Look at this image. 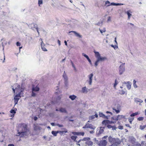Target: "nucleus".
Returning a JSON list of instances; mask_svg holds the SVG:
<instances>
[{
	"mask_svg": "<svg viewBox=\"0 0 146 146\" xmlns=\"http://www.w3.org/2000/svg\"><path fill=\"white\" fill-rule=\"evenodd\" d=\"M31 26L32 27L31 28L33 29V30H34V29H35L37 30V32L38 33V34H39V32H38V28H37V25L34 24V23L32 24L31 25Z\"/></svg>",
	"mask_w": 146,
	"mask_h": 146,
	"instance_id": "ddd939ff",
	"label": "nucleus"
},
{
	"mask_svg": "<svg viewBox=\"0 0 146 146\" xmlns=\"http://www.w3.org/2000/svg\"><path fill=\"white\" fill-rule=\"evenodd\" d=\"M131 84L130 82H127V84L126 85L127 87L128 90H130L131 88Z\"/></svg>",
	"mask_w": 146,
	"mask_h": 146,
	"instance_id": "cd10ccee",
	"label": "nucleus"
},
{
	"mask_svg": "<svg viewBox=\"0 0 146 146\" xmlns=\"http://www.w3.org/2000/svg\"><path fill=\"white\" fill-rule=\"evenodd\" d=\"M82 55L83 56L85 57L88 60L90 59L88 56L86 55V54L84 53H82Z\"/></svg>",
	"mask_w": 146,
	"mask_h": 146,
	"instance_id": "e433bc0d",
	"label": "nucleus"
},
{
	"mask_svg": "<svg viewBox=\"0 0 146 146\" xmlns=\"http://www.w3.org/2000/svg\"><path fill=\"white\" fill-rule=\"evenodd\" d=\"M134 102L137 103H142L143 102V101L142 100L139 98H134Z\"/></svg>",
	"mask_w": 146,
	"mask_h": 146,
	"instance_id": "f3484780",
	"label": "nucleus"
},
{
	"mask_svg": "<svg viewBox=\"0 0 146 146\" xmlns=\"http://www.w3.org/2000/svg\"><path fill=\"white\" fill-rule=\"evenodd\" d=\"M125 63H122L119 67V71L120 75L122 74L125 71Z\"/></svg>",
	"mask_w": 146,
	"mask_h": 146,
	"instance_id": "39448f33",
	"label": "nucleus"
},
{
	"mask_svg": "<svg viewBox=\"0 0 146 146\" xmlns=\"http://www.w3.org/2000/svg\"><path fill=\"white\" fill-rule=\"evenodd\" d=\"M133 118H131L130 119H129V122L131 123L132 121L133 120Z\"/></svg>",
	"mask_w": 146,
	"mask_h": 146,
	"instance_id": "774afa93",
	"label": "nucleus"
},
{
	"mask_svg": "<svg viewBox=\"0 0 146 146\" xmlns=\"http://www.w3.org/2000/svg\"><path fill=\"white\" fill-rule=\"evenodd\" d=\"M107 142L105 140H103L99 142L98 145L99 146H106L107 144Z\"/></svg>",
	"mask_w": 146,
	"mask_h": 146,
	"instance_id": "9d476101",
	"label": "nucleus"
},
{
	"mask_svg": "<svg viewBox=\"0 0 146 146\" xmlns=\"http://www.w3.org/2000/svg\"><path fill=\"white\" fill-rule=\"evenodd\" d=\"M16 45L17 46H20L21 45V44L19 42H17L16 43Z\"/></svg>",
	"mask_w": 146,
	"mask_h": 146,
	"instance_id": "680f3d73",
	"label": "nucleus"
},
{
	"mask_svg": "<svg viewBox=\"0 0 146 146\" xmlns=\"http://www.w3.org/2000/svg\"><path fill=\"white\" fill-rule=\"evenodd\" d=\"M60 6L61 7H62V9H65L66 8V7H65V6H63V5H60Z\"/></svg>",
	"mask_w": 146,
	"mask_h": 146,
	"instance_id": "052dcab7",
	"label": "nucleus"
},
{
	"mask_svg": "<svg viewBox=\"0 0 146 146\" xmlns=\"http://www.w3.org/2000/svg\"><path fill=\"white\" fill-rule=\"evenodd\" d=\"M114 41L115 42V46L117 47V43L116 41V37L115 38Z\"/></svg>",
	"mask_w": 146,
	"mask_h": 146,
	"instance_id": "de8ad7c7",
	"label": "nucleus"
},
{
	"mask_svg": "<svg viewBox=\"0 0 146 146\" xmlns=\"http://www.w3.org/2000/svg\"><path fill=\"white\" fill-rule=\"evenodd\" d=\"M69 98L70 99L72 100H73L76 98V96L74 95H70L69 96Z\"/></svg>",
	"mask_w": 146,
	"mask_h": 146,
	"instance_id": "c85d7f7f",
	"label": "nucleus"
},
{
	"mask_svg": "<svg viewBox=\"0 0 146 146\" xmlns=\"http://www.w3.org/2000/svg\"><path fill=\"white\" fill-rule=\"evenodd\" d=\"M137 119L139 121H142L143 119V117H139Z\"/></svg>",
	"mask_w": 146,
	"mask_h": 146,
	"instance_id": "603ef678",
	"label": "nucleus"
},
{
	"mask_svg": "<svg viewBox=\"0 0 146 146\" xmlns=\"http://www.w3.org/2000/svg\"><path fill=\"white\" fill-rule=\"evenodd\" d=\"M108 120H104L102 122V124L103 125H106L108 123Z\"/></svg>",
	"mask_w": 146,
	"mask_h": 146,
	"instance_id": "58836bf2",
	"label": "nucleus"
},
{
	"mask_svg": "<svg viewBox=\"0 0 146 146\" xmlns=\"http://www.w3.org/2000/svg\"><path fill=\"white\" fill-rule=\"evenodd\" d=\"M42 0H39L38 1V4L39 6H40V5L42 4Z\"/></svg>",
	"mask_w": 146,
	"mask_h": 146,
	"instance_id": "09e8293b",
	"label": "nucleus"
},
{
	"mask_svg": "<svg viewBox=\"0 0 146 146\" xmlns=\"http://www.w3.org/2000/svg\"><path fill=\"white\" fill-rule=\"evenodd\" d=\"M118 84V82L117 81V80L116 79H115V83L114 84V87L115 88H116V86Z\"/></svg>",
	"mask_w": 146,
	"mask_h": 146,
	"instance_id": "a19ab883",
	"label": "nucleus"
},
{
	"mask_svg": "<svg viewBox=\"0 0 146 146\" xmlns=\"http://www.w3.org/2000/svg\"><path fill=\"white\" fill-rule=\"evenodd\" d=\"M125 13L127 15L128 19H129L132 15L131 13H132V12L131 10H129L126 12H125Z\"/></svg>",
	"mask_w": 146,
	"mask_h": 146,
	"instance_id": "dca6fc26",
	"label": "nucleus"
},
{
	"mask_svg": "<svg viewBox=\"0 0 146 146\" xmlns=\"http://www.w3.org/2000/svg\"><path fill=\"white\" fill-rule=\"evenodd\" d=\"M127 25L129 27H130L131 28H132L134 26V25L133 24L131 23H127Z\"/></svg>",
	"mask_w": 146,
	"mask_h": 146,
	"instance_id": "f704fd0d",
	"label": "nucleus"
},
{
	"mask_svg": "<svg viewBox=\"0 0 146 146\" xmlns=\"http://www.w3.org/2000/svg\"><path fill=\"white\" fill-rule=\"evenodd\" d=\"M118 128L119 129H123V127L122 126H119L118 127Z\"/></svg>",
	"mask_w": 146,
	"mask_h": 146,
	"instance_id": "bf43d9fd",
	"label": "nucleus"
},
{
	"mask_svg": "<svg viewBox=\"0 0 146 146\" xmlns=\"http://www.w3.org/2000/svg\"><path fill=\"white\" fill-rule=\"evenodd\" d=\"M123 4L121 3H111L110 4L111 5H114V6H118L123 5Z\"/></svg>",
	"mask_w": 146,
	"mask_h": 146,
	"instance_id": "7c9ffc66",
	"label": "nucleus"
},
{
	"mask_svg": "<svg viewBox=\"0 0 146 146\" xmlns=\"http://www.w3.org/2000/svg\"><path fill=\"white\" fill-rule=\"evenodd\" d=\"M56 125L58 126L59 127H64V125H60L59 124H57Z\"/></svg>",
	"mask_w": 146,
	"mask_h": 146,
	"instance_id": "3c124183",
	"label": "nucleus"
},
{
	"mask_svg": "<svg viewBox=\"0 0 146 146\" xmlns=\"http://www.w3.org/2000/svg\"><path fill=\"white\" fill-rule=\"evenodd\" d=\"M107 127L109 129H111V128H112V126L110 125H108L107 126Z\"/></svg>",
	"mask_w": 146,
	"mask_h": 146,
	"instance_id": "e2e57ef3",
	"label": "nucleus"
},
{
	"mask_svg": "<svg viewBox=\"0 0 146 146\" xmlns=\"http://www.w3.org/2000/svg\"><path fill=\"white\" fill-rule=\"evenodd\" d=\"M82 55L83 56L85 57L88 60L90 59L88 56L86 55V54L84 53H82Z\"/></svg>",
	"mask_w": 146,
	"mask_h": 146,
	"instance_id": "4c0bfd02",
	"label": "nucleus"
},
{
	"mask_svg": "<svg viewBox=\"0 0 146 146\" xmlns=\"http://www.w3.org/2000/svg\"><path fill=\"white\" fill-rule=\"evenodd\" d=\"M110 2L108 1H106L105 2V5H106L107 6H110Z\"/></svg>",
	"mask_w": 146,
	"mask_h": 146,
	"instance_id": "49530a36",
	"label": "nucleus"
},
{
	"mask_svg": "<svg viewBox=\"0 0 146 146\" xmlns=\"http://www.w3.org/2000/svg\"><path fill=\"white\" fill-rule=\"evenodd\" d=\"M41 48L43 51H47V50L46 49V48H45V45L42 41L41 42Z\"/></svg>",
	"mask_w": 146,
	"mask_h": 146,
	"instance_id": "6ab92c4d",
	"label": "nucleus"
},
{
	"mask_svg": "<svg viewBox=\"0 0 146 146\" xmlns=\"http://www.w3.org/2000/svg\"><path fill=\"white\" fill-rule=\"evenodd\" d=\"M145 137L146 138V135L145 136ZM142 145H143L144 146H146V143L144 141H142L141 142Z\"/></svg>",
	"mask_w": 146,
	"mask_h": 146,
	"instance_id": "37998d69",
	"label": "nucleus"
},
{
	"mask_svg": "<svg viewBox=\"0 0 146 146\" xmlns=\"http://www.w3.org/2000/svg\"><path fill=\"white\" fill-rule=\"evenodd\" d=\"M98 114L97 113H96L94 115H92L90 116L89 117V119L90 120H92L94 119L95 117H98Z\"/></svg>",
	"mask_w": 146,
	"mask_h": 146,
	"instance_id": "4be33fe9",
	"label": "nucleus"
},
{
	"mask_svg": "<svg viewBox=\"0 0 146 146\" xmlns=\"http://www.w3.org/2000/svg\"><path fill=\"white\" fill-rule=\"evenodd\" d=\"M104 131V128L103 127H101L100 128L99 130L97 131V133L98 134H101Z\"/></svg>",
	"mask_w": 146,
	"mask_h": 146,
	"instance_id": "aec40b11",
	"label": "nucleus"
},
{
	"mask_svg": "<svg viewBox=\"0 0 146 146\" xmlns=\"http://www.w3.org/2000/svg\"><path fill=\"white\" fill-rule=\"evenodd\" d=\"M108 140L112 144L110 146H118L121 143L119 139L113 138L111 136L109 137Z\"/></svg>",
	"mask_w": 146,
	"mask_h": 146,
	"instance_id": "20e7f679",
	"label": "nucleus"
},
{
	"mask_svg": "<svg viewBox=\"0 0 146 146\" xmlns=\"http://www.w3.org/2000/svg\"><path fill=\"white\" fill-rule=\"evenodd\" d=\"M64 83L65 84V86L66 87H67L68 86V81H64Z\"/></svg>",
	"mask_w": 146,
	"mask_h": 146,
	"instance_id": "c03bdc74",
	"label": "nucleus"
},
{
	"mask_svg": "<svg viewBox=\"0 0 146 146\" xmlns=\"http://www.w3.org/2000/svg\"><path fill=\"white\" fill-rule=\"evenodd\" d=\"M59 111L61 113H67V111L65 108L61 107L60 108Z\"/></svg>",
	"mask_w": 146,
	"mask_h": 146,
	"instance_id": "4468645a",
	"label": "nucleus"
},
{
	"mask_svg": "<svg viewBox=\"0 0 146 146\" xmlns=\"http://www.w3.org/2000/svg\"><path fill=\"white\" fill-rule=\"evenodd\" d=\"M101 33H102L104 32H106V29L105 28H103V29L102 30L100 29H99Z\"/></svg>",
	"mask_w": 146,
	"mask_h": 146,
	"instance_id": "79ce46f5",
	"label": "nucleus"
},
{
	"mask_svg": "<svg viewBox=\"0 0 146 146\" xmlns=\"http://www.w3.org/2000/svg\"><path fill=\"white\" fill-rule=\"evenodd\" d=\"M93 76V74L92 73H91L88 76L89 78V80L88 81V83L90 85H91L92 83V78Z\"/></svg>",
	"mask_w": 146,
	"mask_h": 146,
	"instance_id": "1a4fd4ad",
	"label": "nucleus"
},
{
	"mask_svg": "<svg viewBox=\"0 0 146 146\" xmlns=\"http://www.w3.org/2000/svg\"><path fill=\"white\" fill-rule=\"evenodd\" d=\"M145 128L144 126L142 125H141L140 126V129L141 130H143Z\"/></svg>",
	"mask_w": 146,
	"mask_h": 146,
	"instance_id": "13d9d810",
	"label": "nucleus"
},
{
	"mask_svg": "<svg viewBox=\"0 0 146 146\" xmlns=\"http://www.w3.org/2000/svg\"><path fill=\"white\" fill-rule=\"evenodd\" d=\"M58 43L59 44V45L60 46V44H61V43H60V41L59 40H58Z\"/></svg>",
	"mask_w": 146,
	"mask_h": 146,
	"instance_id": "0e129e2a",
	"label": "nucleus"
},
{
	"mask_svg": "<svg viewBox=\"0 0 146 146\" xmlns=\"http://www.w3.org/2000/svg\"><path fill=\"white\" fill-rule=\"evenodd\" d=\"M95 126H93L92 124H90L88 123H87L83 127V128H90L91 129L94 130L96 128Z\"/></svg>",
	"mask_w": 146,
	"mask_h": 146,
	"instance_id": "423d86ee",
	"label": "nucleus"
},
{
	"mask_svg": "<svg viewBox=\"0 0 146 146\" xmlns=\"http://www.w3.org/2000/svg\"><path fill=\"white\" fill-rule=\"evenodd\" d=\"M69 33H70V34L71 35H72L73 34H74L76 35V36L79 38H81L82 37L81 35L75 31H70L69 32Z\"/></svg>",
	"mask_w": 146,
	"mask_h": 146,
	"instance_id": "9b49d317",
	"label": "nucleus"
},
{
	"mask_svg": "<svg viewBox=\"0 0 146 146\" xmlns=\"http://www.w3.org/2000/svg\"><path fill=\"white\" fill-rule=\"evenodd\" d=\"M21 95H22L21 94L18 93V94H17L14 97V100L15 105H16L17 104L21 96Z\"/></svg>",
	"mask_w": 146,
	"mask_h": 146,
	"instance_id": "0eeeda50",
	"label": "nucleus"
},
{
	"mask_svg": "<svg viewBox=\"0 0 146 146\" xmlns=\"http://www.w3.org/2000/svg\"><path fill=\"white\" fill-rule=\"evenodd\" d=\"M90 133H91V134H92V133H94V130H92V131H90Z\"/></svg>",
	"mask_w": 146,
	"mask_h": 146,
	"instance_id": "338daca9",
	"label": "nucleus"
},
{
	"mask_svg": "<svg viewBox=\"0 0 146 146\" xmlns=\"http://www.w3.org/2000/svg\"><path fill=\"white\" fill-rule=\"evenodd\" d=\"M71 63L72 64V66L74 68V70H75V71H77V69H76L75 66L74 65V64H73V63L72 62V61H71Z\"/></svg>",
	"mask_w": 146,
	"mask_h": 146,
	"instance_id": "ea45409f",
	"label": "nucleus"
},
{
	"mask_svg": "<svg viewBox=\"0 0 146 146\" xmlns=\"http://www.w3.org/2000/svg\"><path fill=\"white\" fill-rule=\"evenodd\" d=\"M99 115L100 117H103L104 118L106 119H108V116L105 115L102 113L99 112Z\"/></svg>",
	"mask_w": 146,
	"mask_h": 146,
	"instance_id": "412c9836",
	"label": "nucleus"
},
{
	"mask_svg": "<svg viewBox=\"0 0 146 146\" xmlns=\"http://www.w3.org/2000/svg\"><path fill=\"white\" fill-rule=\"evenodd\" d=\"M88 61L90 63V64L91 65H92V63L91 62V61L90 59H89V60H88Z\"/></svg>",
	"mask_w": 146,
	"mask_h": 146,
	"instance_id": "69168bd1",
	"label": "nucleus"
},
{
	"mask_svg": "<svg viewBox=\"0 0 146 146\" xmlns=\"http://www.w3.org/2000/svg\"><path fill=\"white\" fill-rule=\"evenodd\" d=\"M39 90V88L37 86H36V87H33L32 88V90L35 91L36 92H38Z\"/></svg>",
	"mask_w": 146,
	"mask_h": 146,
	"instance_id": "b1692460",
	"label": "nucleus"
},
{
	"mask_svg": "<svg viewBox=\"0 0 146 146\" xmlns=\"http://www.w3.org/2000/svg\"><path fill=\"white\" fill-rule=\"evenodd\" d=\"M89 90L88 88L84 87L82 88V92L84 93H87Z\"/></svg>",
	"mask_w": 146,
	"mask_h": 146,
	"instance_id": "2eb2a0df",
	"label": "nucleus"
},
{
	"mask_svg": "<svg viewBox=\"0 0 146 146\" xmlns=\"http://www.w3.org/2000/svg\"><path fill=\"white\" fill-rule=\"evenodd\" d=\"M87 139V140L90 139V138L89 137L84 138L83 139H80L78 141H77V142H77V143H80V141H86V140Z\"/></svg>",
	"mask_w": 146,
	"mask_h": 146,
	"instance_id": "c756f323",
	"label": "nucleus"
},
{
	"mask_svg": "<svg viewBox=\"0 0 146 146\" xmlns=\"http://www.w3.org/2000/svg\"><path fill=\"white\" fill-rule=\"evenodd\" d=\"M95 53V55L96 58H97V60L95 62L94 65L96 67L98 66L99 62L100 61H104L107 59L106 57H102L101 56L100 54L98 52L94 51Z\"/></svg>",
	"mask_w": 146,
	"mask_h": 146,
	"instance_id": "7ed1b4c3",
	"label": "nucleus"
},
{
	"mask_svg": "<svg viewBox=\"0 0 146 146\" xmlns=\"http://www.w3.org/2000/svg\"><path fill=\"white\" fill-rule=\"evenodd\" d=\"M131 139L132 140L131 143H133L135 142V138L132 137L129 138V140H130Z\"/></svg>",
	"mask_w": 146,
	"mask_h": 146,
	"instance_id": "72a5a7b5",
	"label": "nucleus"
},
{
	"mask_svg": "<svg viewBox=\"0 0 146 146\" xmlns=\"http://www.w3.org/2000/svg\"><path fill=\"white\" fill-rule=\"evenodd\" d=\"M77 137L76 136L72 135L71 136V138L75 142H77V141L76 140V139Z\"/></svg>",
	"mask_w": 146,
	"mask_h": 146,
	"instance_id": "2f4dec72",
	"label": "nucleus"
},
{
	"mask_svg": "<svg viewBox=\"0 0 146 146\" xmlns=\"http://www.w3.org/2000/svg\"><path fill=\"white\" fill-rule=\"evenodd\" d=\"M82 55L83 56L85 57L88 60L90 59L88 56L86 55V54L84 53H82Z\"/></svg>",
	"mask_w": 146,
	"mask_h": 146,
	"instance_id": "c9c22d12",
	"label": "nucleus"
},
{
	"mask_svg": "<svg viewBox=\"0 0 146 146\" xmlns=\"http://www.w3.org/2000/svg\"><path fill=\"white\" fill-rule=\"evenodd\" d=\"M78 134H79V135L83 136L84 135V132H78Z\"/></svg>",
	"mask_w": 146,
	"mask_h": 146,
	"instance_id": "5fc2aeb1",
	"label": "nucleus"
},
{
	"mask_svg": "<svg viewBox=\"0 0 146 146\" xmlns=\"http://www.w3.org/2000/svg\"><path fill=\"white\" fill-rule=\"evenodd\" d=\"M90 139L86 140H87L86 142V143L90 146H92L93 145V142L91 141H90Z\"/></svg>",
	"mask_w": 146,
	"mask_h": 146,
	"instance_id": "393cba45",
	"label": "nucleus"
},
{
	"mask_svg": "<svg viewBox=\"0 0 146 146\" xmlns=\"http://www.w3.org/2000/svg\"><path fill=\"white\" fill-rule=\"evenodd\" d=\"M60 133V131H52L51 132L52 134L54 136H57V134Z\"/></svg>",
	"mask_w": 146,
	"mask_h": 146,
	"instance_id": "bb28decb",
	"label": "nucleus"
},
{
	"mask_svg": "<svg viewBox=\"0 0 146 146\" xmlns=\"http://www.w3.org/2000/svg\"><path fill=\"white\" fill-rule=\"evenodd\" d=\"M78 132H72V133L74 135H79Z\"/></svg>",
	"mask_w": 146,
	"mask_h": 146,
	"instance_id": "a18cd8bd",
	"label": "nucleus"
},
{
	"mask_svg": "<svg viewBox=\"0 0 146 146\" xmlns=\"http://www.w3.org/2000/svg\"><path fill=\"white\" fill-rule=\"evenodd\" d=\"M96 25H98V26H101L102 25V22H99L98 23L96 24Z\"/></svg>",
	"mask_w": 146,
	"mask_h": 146,
	"instance_id": "6e6d98bb",
	"label": "nucleus"
},
{
	"mask_svg": "<svg viewBox=\"0 0 146 146\" xmlns=\"http://www.w3.org/2000/svg\"><path fill=\"white\" fill-rule=\"evenodd\" d=\"M12 87L14 93H15L16 91V93H18L21 94H22V93L24 89V87L23 84H22L20 85L17 84H14L13 86H12Z\"/></svg>",
	"mask_w": 146,
	"mask_h": 146,
	"instance_id": "f03ea898",
	"label": "nucleus"
},
{
	"mask_svg": "<svg viewBox=\"0 0 146 146\" xmlns=\"http://www.w3.org/2000/svg\"><path fill=\"white\" fill-rule=\"evenodd\" d=\"M125 116L123 115H119L117 116L116 117H114L113 119L116 121L120 120L122 118H125Z\"/></svg>",
	"mask_w": 146,
	"mask_h": 146,
	"instance_id": "f8f14e48",
	"label": "nucleus"
},
{
	"mask_svg": "<svg viewBox=\"0 0 146 146\" xmlns=\"http://www.w3.org/2000/svg\"><path fill=\"white\" fill-rule=\"evenodd\" d=\"M120 94L121 95H123L125 94V92L122 90L120 92Z\"/></svg>",
	"mask_w": 146,
	"mask_h": 146,
	"instance_id": "864d4df0",
	"label": "nucleus"
},
{
	"mask_svg": "<svg viewBox=\"0 0 146 146\" xmlns=\"http://www.w3.org/2000/svg\"><path fill=\"white\" fill-rule=\"evenodd\" d=\"M37 92H36L35 91L32 90L31 96L33 97H35L37 94Z\"/></svg>",
	"mask_w": 146,
	"mask_h": 146,
	"instance_id": "473e14b6",
	"label": "nucleus"
},
{
	"mask_svg": "<svg viewBox=\"0 0 146 146\" xmlns=\"http://www.w3.org/2000/svg\"><path fill=\"white\" fill-rule=\"evenodd\" d=\"M17 109L15 108L14 110H11L10 112L11 113L13 114V115H11V117L13 116L14 115H13L15 114L16 113V111L17 110Z\"/></svg>",
	"mask_w": 146,
	"mask_h": 146,
	"instance_id": "a878e982",
	"label": "nucleus"
},
{
	"mask_svg": "<svg viewBox=\"0 0 146 146\" xmlns=\"http://www.w3.org/2000/svg\"><path fill=\"white\" fill-rule=\"evenodd\" d=\"M17 131L18 135H17L20 136L21 137H25L30 133L29 130L27 128V125L24 123L19 125Z\"/></svg>",
	"mask_w": 146,
	"mask_h": 146,
	"instance_id": "f257e3e1",
	"label": "nucleus"
},
{
	"mask_svg": "<svg viewBox=\"0 0 146 146\" xmlns=\"http://www.w3.org/2000/svg\"><path fill=\"white\" fill-rule=\"evenodd\" d=\"M133 86L134 88H137L138 87V86L137 85L136 83L135 84H133Z\"/></svg>",
	"mask_w": 146,
	"mask_h": 146,
	"instance_id": "4d7b16f0",
	"label": "nucleus"
},
{
	"mask_svg": "<svg viewBox=\"0 0 146 146\" xmlns=\"http://www.w3.org/2000/svg\"><path fill=\"white\" fill-rule=\"evenodd\" d=\"M121 108V106L119 104H117L115 107L113 108V110H114L117 113H118L120 112Z\"/></svg>",
	"mask_w": 146,
	"mask_h": 146,
	"instance_id": "6e6552de",
	"label": "nucleus"
},
{
	"mask_svg": "<svg viewBox=\"0 0 146 146\" xmlns=\"http://www.w3.org/2000/svg\"><path fill=\"white\" fill-rule=\"evenodd\" d=\"M0 29L4 31L6 29V26L3 24H0Z\"/></svg>",
	"mask_w": 146,
	"mask_h": 146,
	"instance_id": "a211bd4d",
	"label": "nucleus"
},
{
	"mask_svg": "<svg viewBox=\"0 0 146 146\" xmlns=\"http://www.w3.org/2000/svg\"><path fill=\"white\" fill-rule=\"evenodd\" d=\"M63 77L64 81H68V78L65 71L64 72Z\"/></svg>",
	"mask_w": 146,
	"mask_h": 146,
	"instance_id": "5701e85b",
	"label": "nucleus"
},
{
	"mask_svg": "<svg viewBox=\"0 0 146 146\" xmlns=\"http://www.w3.org/2000/svg\"><path fill=\"white\" fill-rule=\"evenodd\" d=\"M63 129H65V130L64 131H60V133H63V132L64 133H67V130H66V129L65 128H64Z\"/></svg>",
	"mask_w": 146,
	"mask_h": 146,
	"instance_id": "8fccbe9b",
	"label": "nucleus"
}]
</instances>
